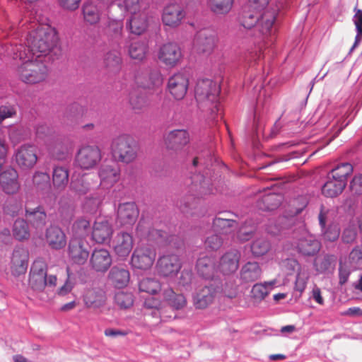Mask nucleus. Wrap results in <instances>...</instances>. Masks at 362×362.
<instances>
[{
	"label": "nucleus",
	"instance_id": "obj_1",
	"mask_svg": "<svg viewBox=\"0 0 362 362\" xmlns=\"http://www.w3.org/2000/svg\"><path fill=\"white\" fill-rule=\"evenodd\" d=\"M25 48L22 45L16 47L14 58H19L23 62L17 68L16 73L20 81L28 85L38 84L44 82L49 75L47 66L40 56L25 59Z\"/></svg>",
	"mask_w": 362,
	"mask_h": 362
},
{
	"label": "nucleus",
	"instance_id": "obj_2",
	"mask_svg": "<svg viewBox=\"0 0 362 362\" xmlns=\"http://www.w3.org/2000/svg\"><path fill=\"white\" fill-rule=\"evenodd\" d=\"M57 35L54 28L47 25H41L32 31L28 43L33 55L46 56L56 47Z\"/></svg>",
	"mask_w": 362,
	"mask_h": 362
},
{
	"label": "nucleus",
	"instance_id": "obj_3",
	"mask_svg": "<svg viewBox=\"0 0 362 362\" xmlns=\"http://www.w3.org/2000/svg\"><path fill=\"white\" fill-rule=\"evenodd\" d=\"M110 150L113 158L120 163L128 164L137 158L138 146L129 134H123L113 138Z\"/></svg>",
	"mask_w": 362,
	"mask_h": 362
},
{
	"label": "nucleus",
	"instance_id": "obj_4",
	"mask_svg": "<svg viewBox=\"0 0 362 362\" xmlns=\"http://www.w3.org/2000/svg\"><path fill=\"white\" fill-rule=\"evenodd\" d=\"M57 276H47V263L42 259H37L31 265L28 286L34 292L39 293L45 291L46 287H55Z\"/></svg>",
	"mask_w": 362,
	"mask_h": 362
},
{
	"label": "nucleus",
	"instance_id": "obj_5",
	"mask_svg": "<svg viewBox=\"0 0 362 362\" xmlns=\"http://www.w3.org/2000/svg\"><path fill=\"white\" fill-rule=\"evenodd\" d=\"M220 93L218 84L210 79H202L197 82L195 88V98L198 103L206 106L214 105L211 109L213 112L218 111L217 101Z\"/></svg>",
	"mask_w": 362,
	"mask_h": 362
},
{
	"label": "nucleus",
	"instance_id": "obj_6",
	"mask_svg": "<svg viewBox=\"0 0 362 362\" xmlns=\"http://www.w3.org/2000/svg\"><path fill=\"white\" fill-rule=\"evenodd\" d=\"M102 159L100 148L95 145L81 146L75 156V164L81 170H88L95 168Z\"/></svg>",
	"mask_w": 362,
	"mask_h": 362
},
{
	"label": "nucleus",
	"instance_id": "obj_7",
	"mask_svg": "<svg viewBox=\"0 0 362 362\" xmlns=\"http://www.w3.org/2000/svg\"><path fill=\"white\" fill-rule=\"evenodd\" d=\"M156 258V250L148 245H138L131 256L130 264L134 269L146 271L150 269Z\"/></svg>",
	"mask_w": 362,
	"mask_h": 362
},
{
	"label": "nucleus",
	"instance_id": "obj_8",
	"mask_svg": "<svg viewBox=\"0 0 362 362\" xmlns=\"http://www.w3.org/2000/svg\"><path fill=\"white\" fill-rule=\"evenodd\" d=\"M279 13L278 8L270 7L259 13L256 31L257 37L265 42L274 33L275 23Z\"/></svg>",
	"mask_w": 362,
	"mask_h": 362
},
{
	"label": "nucleus",
	"instance_id": "obj_9",
	"mask_svg": "<svg viewBox=\"0 0 362 362\" xmlns=\"http://www.w3.org/2000/svg\"><path fill=\"white\" fill-rule=\"evenodd\" d=\"M68 256L70 260L78 265L84 264L89 257L87 243L81 238L72 237L68 245Z\"/></svg>",
	"mask_w": 362,
	"mask_h": 362
},
{
	"label": "nucleus",
	"instance_id": "obj_10",
	"mask_svg": "<svg viewBox=\"0 0 362 362\" xmlns=\"http://www.w3.org/2000/svg\"><path fill=\"white\" fill-rule=\"evenodd\" d=\"M14 156L18 166L23 170L33 168L37 161L36 148L30 144H25L18 147Z\"/></svg>",
	"mask_w": 362,
	"mask_h": 362
},
{
	"label": "nucleus",
	"instance_id": "obj_11",
	"mask_svg": "<svg viewBox=\"0 0 362 362\" xmlns=\"http://www.w3.org/2000/svg\"><path fill=\"white\" fill-rule=\"evenodd\" d=\"M29 259L28 251L22 247H16L10 257L9 269L14 276L24 274L28 269Z\"/></svg>",
	"mask_w": 362,
	"mask_h": 362
},
{
	"label": "nucleus",
	"instance_id": "obj_12",
	"mask_svg": "<svg viewBox=\"0 0 362 362\" xmlns=\"http://www.w3.org/2000/svg\"><path fill=\"white\" fill-rule=\"evenodd\" d=\"M134 245V239L132 234L121 231L117 233L112 241V248L119 258H126L132 252Z\"/></svg>",
	"mask_w": 362,
	"mask_h": 362
},
{
	"label": "nucleus",
	"instance_id": "obj_13",
	"mask_svg": "<svg viewBox=\"0 0 362 362\" xmlns=\"http://www.w3.org/2000/svg\"><path fill=\"white\" fill-rule=\"evenodd\" d=\"M185 17L183 8L177 4H170L165 6L162 11L161 21L170 28L179 27Z\"/></svg>",
	"mask_w": 362,
	"mask_h": 362
},
{
	"label": "nucleus",
	"instance_id": "obj_14",
	"mask_svg": "<svg viewBox=\"0 0 362 362\" xmlns=\"http://www.w3.org/2000/svg\"><path fill=\"white\" fill-rule=\"evenodd\" d=\"M181 267L179 257L174 254L160 257L156 264L158 274L165 277L173 276L180 270Z\"/></svg>",
	"mask_w": 362,
	"mask_h": 362
},
{
	"label": "nucleus",
	"instance_id": "obj_15",
	"mask_svg": "<svg viewBox=\"0 0 362 362\" xmlns=\"http://www.w3.org/2000/svg\"><path fill=\"white\" fill-rule=\"evenodd\" d=\"M158 56L163 64L170 67L175 66L182 57L180 47L173 42L163 45L159 49Z\"/></svg>",
	"mask_w": 362,
	"mask_h": 362
},
{
	"label": "nucleus",
	"instance_id": "obj_16",
	"mask_svg": "<svg viewBox=\"0 0 362 362\" xmlns=\"http://www.w3.org/2000/svg\"><path fill=\"white\" fill-rule=\"evenodd\" d=\"M188 86V78L185 74L178 72L168 78L167 88L175 99L181 100L186 95Z\"/></svg>",
	"mask_w": 362,
	"mask_h": 362
},
{
	"label": "nucleus",
	"instance_id": "obj_17",
	"mask_svg": "<svg viewBox=\"0 0 362 362\" xmlns=\"http://www.w3.org/2000/svg\"><path fill=\"white\" fill-rule=\"evenodd\" d=\"M106 300L105 291L100 286L88 288L83 294V301L87 308H100L105 305Z\"/></svg>",
	"mask_w": 362,
	"mask_h": 362
},
{
	"label": "nucleus",
	"instance_id": "obj_18",
	"mask_svg": "<svg viewBox=\"0 0 362 362\" xmlns=\"http://www.w3.org/2000/svg\"><path fill=\"white\" fill-rule=\"evenodd\" d=\"M98 173L100 180V185L103 188L112 187L120 178V169L114 163L103 164Z\"/></svg>",
	"mask_w": 362,
	"mask_h": 362
},
{
	"label": "nucleus",
	"instance_id": "obj_19",
	"mask_svg": "<svg viewBox=\"0 0 362 362\" xmlns=\"http://www.w3.org/2000/svg\"><path fill=\"white\" fill-rule=\"evenodd\" d=\"M164 142L168 149L178 151L189 144V134L185 129H174L165 136Z\"/></svg>",
	"mask_w": 362,
	"mask_h": 362
},
{
	"label": "nucleus",
	"instance_id": "obj_20",
	"mask_svg": "<svg viewBox=\"0 0 362 362\" xmlns=\"http://www.w3.org/2000/svg\"><path fill=\"white\" fill-rule=\"evenodd\" d=\"M136 84L145 90H157L163 84V77L158 71H146L135 76Z\"/></svg>",
	"mask_w": 362,
	"mask_h": 362
},
{
	"label": "nucleus",
	"instance_id": "obj_21",
	"mask_svg": "<svg viewBox=\"0 0 362 362\" xmlns=\"http://www.w3.org/2000/svg\"><path fill=\"white\" fill-rule=\"evenodd\" d=\"M321 243L311 234L302 235L296 243L297 252L306 257L314 256L320 250Z\"/></svg>",
	"mask_w": 362,
	"mask_h": 362
},
{
	"label": "nucleus",
	"instance_id": "obj_22",
	"mask_svg": "<svg viewBox=\"0 0 362 362\" xmlns=\"http://www.w3.org/2000/svg\"><path fill=\"white\" fill-rule=\"evenodd\" d=\"M139 211L134 202H126L119 205L117 221L122 226L134 225L139 216Z\"/></svg>",
	"mask_w": 362,
	"mask_h": 362
},
{
	"label": "nucleus",
	"instance_id": "obj_23",
	"mask_svg": "<svg viewBox=\"0 0 362 362\" xmlns=\"http://www.w3.org/2000/svg\"><path fill=\"white\" fill-rule=\"evenodd\" d=\"M216 293V288L212 285L199 288L193 296V305L196 309L206 308L213 303Z\"/></svg>",
	"mask_w": 362,
	"mask_h": 362
},
{
	"label": "nucleus",
	"instance_id": "obj_24",
	"mask_svg": "<svg viewBox=\"0 0 362 362\" xmlns=\"http://www.w3.org/2000/svg\"><path fill=\"white\" fill-rule=\"evenodd\" d=\"M240 259V253L238 250H229L221 256L218 268L224 275L233 274L238 269Z\"/></svg>",
	"mask_w": 362,
	"mask_h": 362
},
{
	"label": "nucleus",
	"instance_id": "obj_25",
	"mask_svg": "<svg viewBox=\"0 0 362 362\" xmlns=\"http://www.w3.org/2000/svg\"><path fill=\"white\" fill-rule=\"evenodd\" d=\"M45 241L48 246L55 250L63 249L66 245V236L64 230L57 226H50L45 231Z\"/></svg>",
	"mask_w": 362,
	"mask_h": 362
},
{
	"label": "nucleus",
	"instance_id": "obj_26",
	"mask_svg": "<svg viewBox=\"0 0 362 362\" xmlns=\"http://www.w3.org/2000/svg\"><path fill=\"white\" fill-rule=\"evenodd\" d=\"M113 233L112 224L107 220L95 221L92 228V239L98 244H104L110 240Z\"/></svg>",
	"mask_w": 362,
	"mask_h": 362
},
{
	"label": "nucleus",
	"instance_id": "obj_27",
	"mask_svg": "<svg viewBox=\"0 0 362 362\" xmlns=\"http://www.w3.org/2000/svg\"><path fill=\"white\" fill-rule=\"evenodd\" d=\"M18 178V172L13 168H8L1 173L0 185L2 190L8 194H16L20 189Z\"/></svg>",
	"mask_w": 362,
	"mask_h": 362
},
{
	"label": "nucleus",
	"instance_id": "obj_28",
	"mask_svg": "<svg viewBox=\"0 0 362 362\" xmlns=\"http://www.w3.org/2000/svg\"><path fill=\"white\" fill-rule=\"evenodd\" d=\"M91 267L97 271L105 272L112 264V257L106 249H95L90 258Z\"/></svg>",
	"mask_w": 362,
	"mask_h": 362
},
{
	"label": "nucleus",
	"instance_id": "obj_29",
	"mask_svg": "<svg viewBox=\"0 0 362 362\" xmlns=\"http://www.w3.org/2000/svg\"><path fill=\"white\" fill-rule=\"evenodd\" d=\"M216 37L214 34L203 30L196 36L194 48L199 53L210 54L216 46Z\"/></svg>",
	"mask_w": 362,
	"mask_h": 362
},
{
	"label": "nucleus",
	"instance_id": "obj_30",
	"mask_svg": "<svg viewBox=\"0 0 362 362\" xmlns=\"http://www.w3.org/2000/svg\"><path fill=\"white\" fill-rule=\"evenodd\" d=\"M262 269L259 264L255 261H249L244 264L240 271V279L245 284L252 283L260 279Z\"/></svg>",
	"mask_w": 362,
	"mask_h": 362
},
{
	"label": "nucleus",
	"instance_id": "obj_31",
	"mask_svg": "<svg viewBox=\"0 0 362 362\" xmlns=\"http://www.w3.org/2000/svg\"><path fill=\"white\" fill-rule=\"evenodd\" d=\"M52 181L55 190L62 192L69 181V170L66 166L54 165L52 168Z\"/></svg>",
	"mask_w": 362,
	"mask_h": 362
},
{
	"label": "nucleus",
	"instance_id": "obj_32",
	"mask_svg": "<svg viewBox=\"0 0 362 362\" xmlns=\"http://www.w3.org/2000/svg\"><path fill=\"white\" fill-rule=\"evenodd\" d=\"M163 300L175 310H182L187 303V299L182 293H177L169 287L163 291Z\"/></svg>",
	"mask_w": 362,
	"mask_h": 362
},
{
	"label": "nucleus",
	"instance_id": "obj_33",
	"mask_svg": "<svg viewBox=\"0 0 362 362\" xmlns=\"http://www.w3.org/2000/svg\"><path fill=\"white\" fill-rule=\"evenodd\" d=\"M108 278L114 286L120 288L128 285L130 274L128 269L115 266L111 269Z\"/></svg>",
	"mask_w": 362,
	"mask_h": 362
},
{
	"label": "nucleus",
	"instance_id": "obj_34",
	"mask_svg": "<svg viewBox=\"0 0 362 362\" xmlns=\"http://www.w3.org/2000/svg\"><path fill=\"white\" fill-rule=\"evenodd\" d=\"M91 177L87 174L73 177L70 182V189L78 195H84L91 189Z\"/></svg>",
	"mask_w": 362,
	"mask_h": 362
},
{
	"label": "nucleus",
	"instance_id": "obj_35",
	"mask_svg": "<svg viewBox=\"0 0 362 362\" xmlns=\"http://www.w3.org/2000/svg\"><path fill=\"white\" fill-rule=\"evenodd\" d=\"M337 257L334 255L325 254L316 257L314 267L320 274L332 272L335 267Z\"/></svg>",
	"mask_w": 362,
	"mask_h": 362
},
{
	"label": "nucleus",
	"instance_id": "obj_36",
	"mask_svg": "<svg viewBox=\"0 0 362 362\" xmlns=\"http://www.w3.org/2000/svg\"><path fill=\"white\" fill-rule=\"evenodd\" d=\"M346 185V182L329 177V180L322 187V192L327 197H336L341 194Z\"/></svg>",
	"mask_w": 362,
	"mask_h": 362
},
{
	"label": "nucleus",
	"instance_id": "obj_37",
	"mask_svg": "<svg viewBox=\"0 0 362 362\" xmlns=\"http://www.w3.org/2000/svg\"><path fill=\"white\" fill-rule=\"evenodd\" d=\"M282 202L279 194L269 193L257 202V206L262 211H272L277 209Z\"/></svg>",
	"mask_w": 362,
	"mask_h": 362
},
{
	"label": "nucleus",
	"instance_id": "obj_38",
	"mask_svg": "<svg viewBox=\"0 0 362 362\" xmlns=\"http://www.w3.org/2000/svg\"><path fill=\"white\" fill-rule=\"evenodd\" d=\"M25 214L28 220L35 228H41L46 223L47 214L41 206L35 209L26 208Z\"/></svg>",
	"mask_w": 362,
	"mask_h": 362
},
{
	"label": "nucleus",
	"instance_id": "obj_39",
	"mask_svg": "<svg viewBox=\"0 0 362 362\" xmlns=\"http://www.w3.org/2000/svg\"><path fill=\"white\" fill-rule=\"evenodd\" d=\"M238 223L232 218L217 216L214 219L213 228L215 232L223 234L230 233L237 228Z\"/></svg>",
	"mask_w": 362,
	"mask_h": 362
},
{
	"label": "nucleus",
	"instance_id": "obj_40",
	"mask_svg": "<svg viewBox=\"0 0 362 362\" xmlns=\"http://www.w3.org/2000/svg\"><path fill=\"white\" fill-rule=\"evenodd\" d=\"M148 27V19L146 13L140 12L132 15L129 20V29L135 35H141Z\"/></svg>",
	"mask_w": 362,
	"mask_h": 362
},
{
	"label": "nucleus",
	"instance_id": "obj_41",
	"mask_svg": "<svg viewBox=\"0 0 362 362\" xmlns=\"http://www.w3.org/2000/svg\"><path fill=\"white\" fill-rule=\"evenodd\" d=\"M197 272L204 279H212L215 274L214 261L209 257L199 258L197 262Z\"/></svg>",
	"mask_w": 362,
	"mask_h": 362
},
{
	"label": "nucleus",
	"instance_id": "obj_42",
	"mask_svg": "<svg viewBox=\"0 0 362 362\" xmlns=\"http://www.w3.org/2000/svg\"><path fill=\"white\" fill-rule=\"evenodd\" d=\"M47 148L52 157L57 160H66L69 153L67 146L60 139L50 142Z\"/></svg>",
	"mask_w": 362,
	"mask_h": 362
},
{
	"label": "nucleus",
	"instance_id": "obj_43",
	"mask_svg": "<svg viewBox=\"0 0 362 362\" xmlns=\"http://www.w3.org/2000/svg\"><path fill=\"white\" fill-rule=\"evenodd\" d=\"M84 21L90 25H96L100 21V12L97 6L92 3H86L82 7Z\"/></svg>",
	"mask_w": 362,
	"mask_h": 362
},
{
	"label": "nucleus",
	"instance_id": "obj_44",
	"mask_svg": "<svg viewBox=\"0 0 362 362\" xmlns=\"http://www.w3.org/2000/svg\"><path fill=\"white\" fill-rule=\"evenodd\" d=\"M122 62L121 55L117 51H110L104 56L103 65L109 71L118 72L121 69Z\"/></svg>",
	"mask_w": 362,
	"mask_h": 362
},
{
	"label": "nucleus",
	"instance_id": "obj_45",
	"mask_svg": "<svg viewBox=\"0 0 362 362\" xmlns=\"http://www.w3.org/2000/svg\"><path fill=\"white\" fill-rule=\"evenodd\" d=\"M129 103L136 113L142 112L148 106L147 97L139 91H133L129 94Z\"/></svg>",
	"mask_w": 362,
	"mask_h": 362
},
{
	"label": "nucleus",
	"instance_id": "obj_46",
	"mask_svg": "<svg viewBox=\"0 0 362 362\" xmlns=\"http://www.w3.org/2000/svg\"><path fill=\"white\" fill-rule=\"evenodd\" d=\"M354 170L353 165L349 163H341L333 168L331 177L346 183L347 177Z\"/></svg>",
	"mask_w": 362,
	"mask_h": 362
},
{
	"label": "nucleus",
	"instance_id": "obj_47",
	"mask_svg": "<svg viewBox=\"0 0 362 362\" xmlns=\"http://www.w3.org/2000/svg\"><path fill=\"white\" fill-rule=\"evenodd\" d=\"M233 0H209L208 5L211 11L216 14H224L232 8Z\"/></svg>",
	"mask_w": 362,
	"mask_h": 362
},
{
	"label": "nucleus",
	"instance_id": "obj_48",
	"mask_svg": "<svg viewBox=\"0 0 362 362\" xmlns=\"http://www.w3.org/2000/svg\"><path fill=\"white\" fill-rule=\"evenodd\" d=\"M90 226L89 220L84 218L77 219L71 228L73 237L85 238L88 235Z\"/></svg>",
	"mask_w": 362,
	"mask_h": 362
},
{
	"label": "nucleus",
	"instance_id": "obj_49",
	"mask_svg": "<svg viewBox=\"0 0 362 362\" xmlns=\"http://www.w3.org/2000/svg\"><path fill=\"white\" fill-rule=\"evenodd\" d=\"M13 233L18 240L28 239L30 232L27 222L23 219H17L13 224Z\"/></svg>",
	"mask_w": 362,
	"mask_h": 362
},
{
	"label": "nucleus",
	"instance_id": "obj_50",
	"mask_svg": "<svg viewBox=\"0 0 362 362\" xmlns=\"http://www.w3.org/2000/svg\"><path fill=\"white\" fill-rule=\"evenodd\" d=\"M271 249L270 243L264 238L256 239L251 245V251L254 256L260 257L267 254Z\"/></svg>",
	"mask_w": 362,
	"mask_h": 362
},
{
	"label": "nucleus",
	"instance_id": "obj_51",
	"mask_svg": "<svg viewBox=\"0 0 362 362\" xmlns=\"http://www.w3.org/2000/svg\"><path fill=\"white\" fill-rule=\"evenodd\" d=\"M139 291L150 294H155L160 291L161 286L160 282L152 278H146L139 282Z\"/></svg>",
	"mask_w": 362,
	"mask_h": 362
},
{
	"label": "nucleus",
	"instance_id": "obj_52",
	"mask_svg": "<svg viewBox=\"0 0 362 362\" xmlns=\"http://www.w3.org/2000/svg\"><path fill=\"white\" fill-rule=\"evenodd\" d=\"M252 9L250 8V10L243 12L241 18V24L247 29L255 28L256 30L260 11L256 10L255 12H252Z\"/></svg>",
	"mask_w": 362,
	"mask_h": 362
},
{
	"label": "nucleus",
	"instance_id": "obj_53",
	"mask_svg": "<svg viewBox=\"0 0 362 362\" xmlns=\"http://www.w3.org/2000/svg\"><path fill=\"white\" fill-rule=\"evenodd\" d=\"M115 302L121 309L130 308L134 303V296L130 292L118 291L115 295Z\"/></svg>",
	"mask_w": 362,
	"mask_h": 362
},
{
	"label": "nucleus",
	"instance_id": "obj_54",
	"mask_svg": "<svg viewBox=\"0 0 362 362\" xmlns=\"http://www.w3.org/2000/svg\"><path fill=\"white\" fill-rule=\"evenodd\" d=\"M146 45L141 42H132L129 49V54L131 58L137 60H142L146 53Z\"/></svg>",
	"mask_w": 362,
	"mask_h": 362
},
{
	"label": "nucleus",
	"instance_id": "obj_55",
	"mask_svg": "<svg viewBox=\"0 0 362 362\" xmlns=\"http://www.w3.org/2000/svg\"><path fill=\"white\" fill-rule=\"evenodd\" d=\"M8 138L13 145H17L27 138L25 129L22 127H11L8 130Z\"/></svg>",
	"mask_w": 362,
	"mask_h": 362
},
{
	"label": "nucleus",
	"instance_id": "obj_56",
	"mask_svg": "<svg viewBox=\"0 0 362 362\" xmlns=\"http://www.w3.org/2000/svg\"><path fill=\"white\" fill-rule=\"evenodd\" d=\"M274 284V281L265 282L264 284H256L253 286L251 293L254 298L258 300L264 299L269 293L267 285L270 286Z\"/></svg>",
	"mask_w": 362,
	"mask_h": 362
},
{
	"label": "nucleus",
	"instance_id": "obj_57",
	"mask_svg": "<svg viewBox=\"0 0 362 362\" xmlns=\"http://www.w3.org/2000/svg\"><path fill=\"white\" fill-rule=\"evenodd\" d=\"M354 23L356 29V35L353 47H355L362 40V10L354 8Z\"/></svg>",
	"mask_w": 362,
	"mask_h": 362
},
{
	"label": "nucleus",
	"instance_id": "obj_58",
	"mask_svg": "<svg viewBox=\"0 0 362 362\" xmlns=\"http://www.w3.org/2000/svg\"><path fill=\"white\" fill-rule=\"evenodd\" d=\"M351 264L349 263L346 262H343L342 261L339 262L338 273L339 285L343 286L348 281L351 272Z\"/></svg>",
	"mask_w": 362,
	"mask_h": 362
},
{
	"label": "nucleus",
	"instance_id": "obj_59",
	"mask_svg": "<svg viewBox=\"0 0 362 362\" xmlns=\"http://www.w3.org/2000/svg\"><path fill=\"white\" fill-rule=\"evenodd\" d=\"M103 199V196H90L86 199L83 208L89 213H94L101 204Z\"/></svg>",
	"mask_w": 362,
	"mask_h": 362
},
{
	"label": "nucleus",
	"instance_id": "obj_60",
	"mask_svg": "<svg viewBox=\"0 0 362 362\" xmlns=\"http://www.w3.org/2000/svg\"><path fill=\"white\" fill-rule=\"evenodd\" d=\"M223 243V238L216 233L208 235L204 242L205 247L211 250H218L222 247Z\"/></svg>",
	"mask_w": 362,
	"mask_h": 362
},
{
	"label": "nucleus",
	"instance_id": "obj_61",
	"mask_svg": "<svg viewBox=\"0 0 362 362\" xmlns=\"http://www.w3.org/2000/svg\"><path fill=\"white\" fill-rule=\"evenodd\" d=\"M323 238L325 240L334 242L337 240L340 234V229L337 224H329L327 228L322 229Z\"/></svg>",
	"mask_w": 362,
	"mask_h": 362
},
{
	"label": "nucleus",
	"instance_id": "obj_62",
	"mask_svg": "<svg viewBox=\"0 0 362 362\" xmlns=\"http://www.w3.org/2000/svg\"><path fill=\"white\" fill-rule=\"evenodd\" d=\"M50 177L48 173L42 172H35L33 177V182L35 186L40 189H43L49 184Z\"/></svg>",
	"mask_w": 362,
	"mask_h": 362
},
{
	"label": "nucleus",
	"instance_id": "obj_63",
	"mask_svg": "<svg viewBox=\"0 0 362 362\" xmlns=\"http://www.w3.org/2000/svg\"><path fill=\"white\" fill-rule=\"evenodd\" d=\"M357 235L356 228L354 226H349L344 230L341 240L344 243L352 244L356 241Z\"/></svg>",
	"mask_w": 362,
	"mask_h": 362
},
{
	"label": "nucleus",
	"instance_id": "obj_64",
	"mask_svg": "<svg viewBox=\"0 0 362 362\" xmlns=\"http://www.w3.org/2000/svg\"><path fill=\"white\" fill-rule=\"evenodd\" d=\"M349 189L354 195L362 194V174L354 176L349 184Z\"/></svg>",
	"mask_w": 362,
	"mask_h": 362
}]
</instances>
